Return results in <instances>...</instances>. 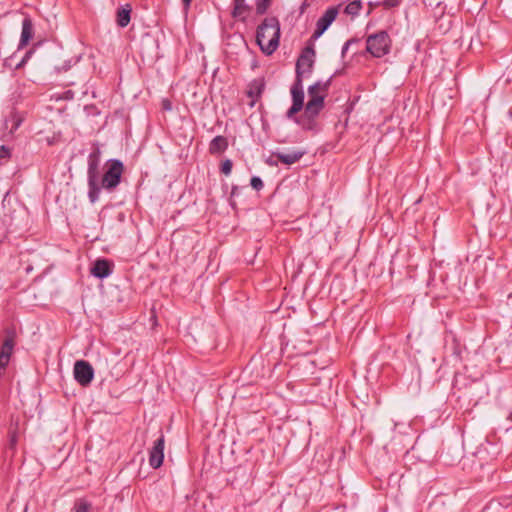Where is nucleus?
Instances as JSON below:
<instances>
[{"label": "nucleus", "mask_w": 512, "mask_h": 512, "mask_svg": "<svg viewBox=\"0 0 512 512\" xmlns=\"http://www.w3.org/2000/svg\"><path fill=\"white\" fill-rule=\"evenodd\" d=\"M280 23L276 17H268L258 26L256 43L260 50L266 54H273L279 46Z\"/></svg>", "instance_id": "nucleus-1"}, {"label": "nucleus", "mask_w": 512, "mask_h": 512, "mask_svg": "<svg viewBox=\"0 0 512 512\" xmlns=\"http://www.w3.org/2000/svg\"><path fill=\"white\" fill-rule=\"evenodd\" d=\"M100 150L96 148L88 156V197L91 203L99 200L101 188L99 186L100 179Z\"/></svg>", "instance_id": "nucleus-2"}, {"label": "nucleus", "mask_w": 512, "mask_h": 512, "mask_svg": "<svg viewBox=\"0 0 512 512\" xmlns=\"http://www.w3.org/2000/svg\"><path fill=\"white\" fill-rule=\"evenodd\" d=\"M391 49V38L386 31L371 34L366 39V50L373 57L381 58L387 55Z\"/></svg>", "instance_id": "nucleus-3"}, {"label": "nucleus", "mask_w": 512, "mask_h": 512, "mask_svg": "<svg viewBox=\"0 0 512 512\" xmlns=\"http://www.w3.org/2000/svg\"><path fill=\"white\" fill-rule=\"evenodd\" d=\"M122 173V162L118 159H110L108 168L102 176L100 188L108 191L115 189L120 183Z\"/></svg>", "instance_id": "nucleus-4"}, {"label": "nucleus", "mask_w": 512, "mask_h": 512, "mask_svg": "<svg viewBox=\"0 0 512 512\" xmlns=\"http://www.w3.org/2000/svg\"><path fill=\"white\" fill-rule=\"evenodd\" d=\"M315 63V50L312 47H306L303 49L302 53L297 59L296 62V79H301L303 81L304 77H307L311 74L313 66Z\"/></svg>", "instance_id": "nucleus-5"}, {"label": "nucleus", "mask_w": 512, "mask_h": 512, "mask_svg": "<svg viewBox=\"0 0 512 512\" xmlns=\"http://www.w3.org/2000/svg\"><path fill=\"white\" fill-rule=\"evenodd\" d=\"M74 379L81 385V386H88L94 377V370L93 367L84 360H78L76 361L74 365L73 370Z\"/></svg>", "instance_id": "nucleus-6"}, {"label": "nucleus", "mask_w": 512, "mask_h": 512, "mask_svg": "<svg viewBox=\"0 0 512 512\" xmlns=\"http://www.w3.org/2000/svg\"><path fill=\"white\" fill-rule=\"evenodd\" d=\"M337 15L338 10L335 7L328 8L317 20L316 29L314 30L311 38L314 40L320 38L336 19Z\"/></svg>", "instance_id": "nucleus-7"}, {"label": "nucleus", "mask_w": 512, "mask_h": 512, "mask_svg": "<svg viewBox=\"0 0 512 512\" xmlns=\"http://www.w3.org/2000/svg\"><path fill=\"white\" fill-rule=\"evenodd\" d=\"M164 446H165L164 436L161 435L154 442L152 448L149 451V465L153 469H158L163 464Z\"/></svg>", "instance_id": "nucleus-8"}, {"label": "nucleus", "mask_w": 512, "mask_h": 512, "mask_svg": "<svg viewBox=\"0 0 512 512\" xmlns=\"http://www.w3.org/2000/svg\"><path fill=\"white\" fill-rule=\"evenodd\" d=\"M34 36V26L30 17H25L22 21V31L18 44V50L26 47Z\"/></svg>", "instance_id": "nucleus-9"}, {"label": "nucleus", "mask_w": 512, "mask_h": 512, "mask_svg": "<svg viewBox=\"0 0 512 512\" xmlns=\"http://www.w3.org/2000/svg\"><path fill=\"white\" fill-rule=\"evenodd\" d=\"M324 107V96H313L305 105L303 115L311 118H317Z\"/></svg>", "instance_id": "nucleus-10"}, {"label": "nucleus", "mask_w": 512, "mask_h": 512, "mask_svg": "<svg viewBox=\"0 0 512 512\" xmlns=\"http://www.w3.org/2000/svg\"><path fill=\"white\" fill-rule=\"evenodd\" d=\"M14 349V340L7 337L1 347L0 351V369H5L10 361Z\"/></svg>", "instance_id": "nucleus-11"}, {"label": "nucleus", "mask_w": 512, "mask_h": 512, "mask_svg": "<svg viewBox=\"0 0 512 512\" xmlns=\"http://www.w3.org/2000/svg\"><path fill=\"white\" fill-rule=\"evenodd\" d=\"M91 273L99 279L107 278L112 273L109 261L105 259H98L94 263Z\"/></svg>", "instance_id": "nucleus-12"}, {"label": "nucleus", "mask_w": 512, "mask_h": 512, "mask_svg": "<svg viewBox=\"0 0 512 512\" xmlns=\"http://www.w3.org/2000/svg\"><path fill=\"white\" fill-rule=\"evenodd\" d=\"M292 104L303 107L304 105V90L303 81L301 79H295L291 87Z\"/></svg>", "instance_id": "nucleus-13"}, {"label": "nucleus", "mask_w": 512, "mask_h": 512, "mask_svg": "<svg viewBox=\"0 0 512 512\" xmlns=\"http://www.w3.org/2000/svg\"><path fill=\"white\" fill-rule=\"evenodd\" d=\"M305 154L304 151H292L289 153H282V152H274L273 156L277 157L280 162L286 165H292L296 162H298L303 155Z\"/></svg>", "instance_id": "nucleus-14"}, {"label": "nucleus", "mask_w": 512, "mask_h": 512, "mask_svg": "<svg viewBox=\"0 0 512 512\" xmlns=\"http://www.w3.org/2000/svg\"><path fill=\"white\" fill-rule=\"evenodd\" d=\"M228 147V141L224 136L218 135L214 137L209 145V152L211 154H219L224 152Z\"/></svg>", "instance_id": "nucleus-15"}, {"label": "nucleus", "mask_w": 512, "mask_h": 512, "mask_svg": "<svg viewBox=\"0 0 512 512\" xmlns=\"http://www.w3.org/2000/svg\"><path fill=\"white\" fill-rule=\"evenodd\" d=\"M331 78L328 79L325 82L317 81L313 85L309 86L308 88V94L310 98H313V96H324L325 94H321V92L325 93L327 92L329 86H330Z\"/></svg>", "instance_id": "nucleus-16"}, {"label": "nucleus", "mask_w": 512, "mask_h": 512, "mask_svg": "<svg viewBox=\"0 0 512 512\" xmlns=\"http://www.w3.org/2000/svg\"><path fill=\"white\" fill-rule=\"evenodd\" d=\"M250 7L246 4L245 0H233L232 16L236 19H245L246 13Z\"/></svg>", "instance_id": "nucleus-17"}, {"label": "nucleus", "mask_w": 512, "mask_h": 512, "mask_svg": "<svg viewBox=\"0 0 512 512\" xmlns=\"http://www.w3.org/2000/svg\"><path fill=\"white\" fill-rule=\"evenodd\" d=\"M130 13H131V8L129 5H126L125 7H121L117 10V24L118 26H120L121 28H124L126 27L129 22H130Z\"/></svg>", "instance_id": "nucleus-18"}, {"label": "nucleus", "mask_w": 512, "mask_h": 512, "mask_svg": "<svg viewBox=\"0 0 512 512\" xmlns=\"http://www.w3.org/2000/svg\"><path fill=\"white\" fill-rule=\"evenodd\" d=\"M296 123L301 126L303 130L306 131H316L317 130V121L316 118L307 117L306 115H301L299 118L295 119Z\"/></svg>", "instance_id": "nucleus-19"}, {"label": "nucleus", "mask_w": 512, "mask_h": 512, "mask_svg": "<svg viewBox=\"0 0 512 512\" xmlns=\"http://www.w3.org/2000/svg\"><path fill=\"white\" fill-rule=\"evenodd\" d=\"M265 88V83L263 79H256L252 82L250 90L248 91V96L250 97H260L263 90Z\"/></svg>", "instance_id": "nucleus-20"}, {"label": "nucleus", "mask_w": 512, "mask_h": 512, "mask_svg": "<svg viewBox=\"0 0 512 512\" xmlns=\"http://www.w3.org/2000/svg\"><path fill=\"white\" fill-rule=\"evenodd\" d=\"M361 9L362 2L360 0H353L346 5L344 12L351 16H357Z\"/></svg>", "instance_id": "nucleus-21"}, {"label": "nucleus", "mask_w": 512, "mask_h": 512, "mask_svg": "<svg viewBox=\"0 0 512 512\" xmlns=\"http://www.w3.org/2000/svg\"><path fill=\"white\" fill-rule=\"evenodd\" d=\"M91 504L86 500L79 499L75 502L72 512H89Z\"/></svg>", "instance_id": "nucleus-22"}, {"label": "nucleus", "mask_w": 512, "mask_h": 512, "mask_svg": "<svg viewBox=\"0 0 512 512\" xmlns=\"http://www.w3.org/2000/svg\"><path fill=\"white\" fill-rule=\"evenodd\" d=\"M270 2L271 0H256V12L257 14H264L269 5H270Z\"/></svg>", "instance_id": "nucleus-23"}, {"label": "nucleus", "mask_w": 512, "mask_h": 512, "mask_svg": "<svg viewBox=\"0 0 512 512\" xmlns=\"http://www.w3.org/2000/svg\"><path fill=\"white\" fill-rule=\"evenodd\" d=\"M233 163L230 159H226L221 164V172L226 176L230 175L232 171Z\"/></svg>", "instance_id": "nucleus-24"}, {"label": "nucleus", "mask_w": 512, "mask_h": 512, "mask_svg": "<svg viewBox=\"0 0 512 512\" xmlns=\"http://www.w3.org/2000/svg\"><path fill=\"white\" fill-rule=\"evenodd\" d=\"M250 185L253 189L260 191L264 187L262 179L258 176H253L250 181Z\"/></svg>", "instance_id": "nucleus-25"}, {"label": "nucleus", "mask_w": 512, "mask_h": 512, "mask_svg": "<svg viewBox=\"0 0 512 512\" xmlns=\"http://www.w3.org/2000/svg\"><path fill=\"white\" fill-rule=\"evenodd\" d=\"M303 107L292 104L286 113V117L292 119Z\"/></svg>", "instance_id": "nucleus-26"}, {"label": "nucleus", "mask_w": 512, "mask_h": 512, "mask_svg": "<svg viewBox=\"0 0 512 512\" xmlns=\"http://www.w3.org/2000/svg\"><path fill=\"white\" fill-rule=\"evenodd\" d=\"M33 53H34L33 49H30L29 51H27L25 53L24 57L22 58V60L17 64L16 68H21L22 66H24L25 63L30 59V57L32 56Z\"/></svg>", "instance_id": "nucleus-27"}, {"label": "nucleus", "mask_w": 512, "mask_h": 512, "mask_svg": "<svg viewBox=\"0 0 512 512\" xmlns=\"http://www.w3.org/2000/svg\"><path fill=\"white\" fill-rule=\"evenodd\" d=\"M401 0H383L382 5L386 8H393L399 6Z\"/></svg>", "instance_id": "nucleus-28"}, {"label": "nucleus", "mask_w": 512, "mask_h": 512, "mask_svg": "<svg viewBox=\"0 0 512 512\" xmlns=\"http://www.w3.org/2000/svg\"><path fill=\"white\" fill-rule=\"evenodd\" d=\"M10 157V150L7 146L1 145L0 146V158H9Z\"/></svg>", "instance_id": "nucleus-29"}, {"label": "nucleus", "mask_w": 512, "mask_h": 512, "mask_svg": "<svg viewBox=\"0 0 512 512\" xmlns=\"http://www.w3.org/2000/svg\"><path fill=\"white\" fill-rule=\"evenodd\" d=\"M192 1L193 0H181L182 6H183V11L185 13H187L189 11Z\"/></svg>", "instance_id": "nucleus-30"}, {"label": "nucleus", "mask_w": 512, "mask_h": 512, "mask_svg": "<svg viewBox=\"0 0 512 512\" xmlns=\"http://www.w3.org/2000/svg\"><path fill=\"white\" fill-rule=\"evenodd\" d=\"M352 42H353V40H348L347 42H345V44L342 47V55H345V53L347 52V50Z\"/></svg>", "instance_id": "nucleus-31"}, {"label": "nucleus", "mask_w": 512, "mask_h": 512, "mask_svg": "<svg viewBox=\"0 0 512 512\" xmlns=\"http://www.w3.org/2000/svg\"><path fill=\"white\" fill-rule=\"evenodd\" d=\"M273 157H274V156L272 155V157H270L269 159H267V160H266V163H267L268 165H270V166H276V165L278 164V162H277V161L273 160Z\"/></svg>", "instance_id": "nucleus-32"}, {"label": "nucleus", "mask_w": 512, "mask_h": 512, "mask_svg": "<svg viewBox=\"0 0 512 512\" xmlns=\"http://www.w3.org/2000/svg\"><path fill=\"white\" fill-rule=\"evenodd\" d=\"M73 98V93L70 90H66V101Z\"/></svg>", "instance_id": "nucleus-33"}, {"label": "nucleus", "mask_w": 512, "mask_h": 512, "mask_svg": "<svg viewBox=\"0 0 512 512\" xmlns=\"http://www.w3.org/2000/svg\"><path fill=\"white\" fill-rule=\"evenodd\" d=\"M164 108L169 110L171 107H170V103L169 102H164Z\"/></svg>", "instance_id": "nucleus-34"}, {"label": "nucleus", "mask_w": 512, "mask_h": 512, "mask_svg": "<svg viewBox=\"0 0 512 512\" xmlns=\"http://www.w3.org/2000/svg\"><path fill=\"white\" fill-rule=\"evenodd\" d=\"M235 189H236V187H233V188H232V194H234V193H235Z\"/></svg>", "instance_id": "nucleus-35"}]
</instances>
